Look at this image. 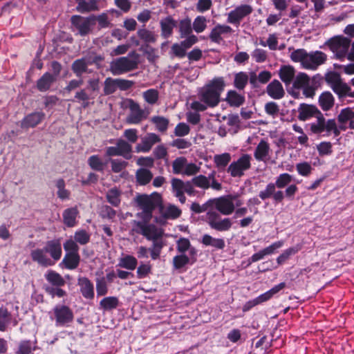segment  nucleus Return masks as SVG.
<instances>
[{
    "instance_id": "f8f14e48",
    "label": "nucleus",
    "mask_w": 354,
    "mask_h": 354,
    "mask_svg": "<svg viewBox=\"0 0 354 354\" xmlns=\"http://www.w3.org/2000/svg\"><path fill=\"white\" fill-rule=\"evenodd\" d=\"M72 30L77 35L82 37L90 33L95 24V16L84 17L80 15H74L71 17Z\"/></svg>"
},
{
    "instance_id": "c9c22d12",
    "label": "nucleus",
    "mask_w": 354,
    "mask_h": 354,
    "mask_svg": "<svg viewBox=\"0 0 354 354\" xmlns=\"http://www.w3.org/2000/svg\"><path fill=\"white\" fill-rule=\"evenodd\" d=\"M77 10L82 13L97 10L99 9L97 0H77Z\"/></svg>"
},
{
    "instance_id": "49530a36",
    "label": "nucleus",
    "mask_w": 354,
    "mask_h": 354,
    "mask_svg": "<svg viewBox=\"0 0 354 354\" xmlns=\"http://www.w3.org/2000/svg\"><path fill=\"white\" fill-rule=\"evenodd\" d=\"M231 160V155L229 153L217 154L214 156V162L217 168L223 169Z\"/></svg>"
},
{
    "instance_id": "a19ab883",
    "label": "nucleus",
    "mask_w": 354,
    "mask_h": 354,
    "mask_svg": "<svg viewBox=\"0 0 354 354\" xmlns=\"http://www.w3.org/2000/svg\"><path fill=\"white\" fill-rule=\"evenodd\" d=\"M153 178V174L146 168H140L136 171V178L137 183L140 185L148 184Z\"/></svg>"
},
{
    "instance_id": "4d7b16f0",
    "label": "nucleus",
    "mask_w": 354,
    "mask_h": 354,
    "mask_svg": "<svg viewBox=\"0 0 354 354\" xmlns=\"http://www.w3.org/2000/svg\"><path fill=\"white\" fill-rule=\"evenodd\" d=\"M292 180V176L288 173L281 174L274 183L276 187L282 189L288 185Z\"/></svg>"
},
{
    "instance_id": "c756f323",
    "label": "nucleus",
    "mask_w": 354,
    "mask_h": 354,
    "mask_svg": "<svg viewBox=\"0 0 354 354\" xmlns=\"http://www.w3.org/2000/svg\"><path fill=\"white\" fill-rule=\"evenodd\" d=\"M186 182L178 178H173L171 180L172 191L176 198H178L181 203H185L186 197L185 196V187Z\"/></svg>"
},
{
    "instance_id": "cd10ccee",
    "label": "nucleus",
    "mask_w": 354,
    "mask_h": 354,
    "mask_svg": "<svg viewBox=\"0 0 354 354\" xmlns=\"http://www.w3.org/2000/svg\"><path fill=\"white\" fill-rule=\"evenodd\" d=\"M77 283L84 298L91 299L94 297L93 284L88 278L80 277Z\"/></svg>"
},
{
    "instance_id": "393cba45",
    "label": "nucleus",
    "mask_w": 354,
    "mask_h": 354,
    "mask_svg": "<svg viewBox=\"0 0 354 354\" xmlns=\"http://www.w3.org/2000/svg\"><path fill=\"white\" fill-rule=\"evenodd\" d=\"M45 118V114L41 111L33 112L26 115L21 121L22 128H33L39 124Z\"/></svg>"
},
{
    "instance_id": "13d9d810",
    "label": "nucleus",
    "mask_w": 354,
    "mask_h": 354,
    "mask_svg": "<svg viewBox=\"0 0 354 354\" xmlns=\"http://www.w3.org/2000/svg\"><path fill=\"white\" fill-rule=\"evenodd\" d=\"M354 118V111L351 108H345L341 110L337 116L339 123H347Z\"/></svg>"
},
{
    "instance_id": "2f4dec72",
    "label": "nucleus",
    "mask_w": 354,
    "mask_h": 354,
    "mask_svg": "<svg viewBox=\"0 0 354 354\" xmlns=\"http://www.w3.org/2000/svg\"><path fill=\"white\" fill-rule=\"evenodd\" d=\"M196 261V257L192 259L188 254H180L173 258V266L176 270H180L189 263L193 264Z\"/></svg>"
},
{
    "instance_id": "1a4fd4ad",
    "label": "nucleus",
    "mask_w": 354,
    "mask_h": 354,
    "mask_svg": "<svg viewBox=\"0 0 354 354\" xmlns=\"http://www.w3.org/2000/svg\"><path fill=\"white\" fill-rule=\"evenodd\" d=\"M325 80L339 98L349 97L351 87L342 80L339 73L335 71L328 72L325 75Z\"/></svg>"
},
{
    "instance_id": "7c9ffc66",
    "label": "nucleus",
    "mask_w": 354,
    "mask_h": 354,
    "mask_svg": "<svg viewBox=\"0 0 354 354\" xmlns=\"http://www.w3.org/2000/svg\"><path fill=\"white\" fill-rule=\"evenodd\" d=\"M79 214L78 209L76 207L66 209L63 212V221L64 223L69 227H73L76 225V218Z\"/></svg>"
},
{
    "instance_id": "4468645a",
    "label": "nucleus",
    "mask_w": 354,
    "mask_h": 354,
    "mask_svg": "<svg viewBox=\"0 0 354 354\" xmlns=\"http://www.w3.org/2000/svg\"><path fill=\"white\" fill-rule=\"evenodd\" d=\"M172 170L175 174L192 176L199 171L200 167L194 163L188 162L186 158L181 156L173 161Z\"/></svg>"
},
{
    "instance_id": "f704fd0d",
    "label": "nucleus",
    "mask_w": 354,
    "mask_h": 354,
    "mask_svg": "<svg viewBox=\"0 0 354 354\" xmlns=\"http://www.w3.org/2000/svg\"><path fill=\"white\" fill-rule=\"evenodd\" d=\"M138 37L145 44H154L158 39V35L153 31L149 30L145 28H142L137 31Z\"/></svg>"
},
{
    "instance_id": "9d476101",
    "label": "nucleus",
    "mask_w": 354,
    "mask_h": 354,
    "mask_svg": "<svg viewBox=\"0 0 354 354\" xmlns=\"http://www.w3.org/2000/svg\"><path fill=\"white\" fill-rule=\"evenodd\" d=\"M252 160V156L250 154H242L236 160L230 163L227 169V173L234 178L243 176L245 171L251 168Z\"/></svg>"
},
{
    "instance_id": "9b49d317",
    "label": "nucleus",
    "mask_w": 354,
    "mask_h": 354,
    "mask_svg": "<svg viewBox=\"0 0 354 354\" xmlns=\"http://www.w3.org/2000/svg\"><path fill=\"white\" fill-rule=\"evenodd\" d=\"M315 77L311 79L306 73L299 72L295 77L292 86L296 89H302L306 97H312L315 95Z\"/></svg>"
},
{
    "instance_id": "4c0bfd02",
    "label": "nucleus",
    "mask_w": 354,
    "mask_h": 354,
    "mask_svg": "<svg viewBox=\"0 0 354 354\" xmlns=\"http://www.w3.org/2000/svg\"><path fill=\"white\" fill-rule=\"evenodd\" d=\"M201 242L206 246H212L218 250H223L225 246L223 239L214 238L209 234L203 235Z\"/></svg>"
},
{
    "instance_id": "5fc2aeb1",
    "label": "nucleus",
    "mask_w": 354,
    "mask_h": 354,
    "mask_svg": "<svg viewBox=\"0 0 354 354\" xmlns=\"http://www.w3.org/2000/svg\"><path fill=\"white\" fill-rule=\"evenodd\" d=\"M248 82V75L245 72H239L235 75L234 86L239 90H243Z\"/></svg>"
},
{
    "instance_id": "20e7f679",
    "label": "nucleus",
    "mask_w": 354,
    "mask_h": 354,
    "mask_svg": "<svg viewBox=\"0 0 354 354\" xmlns=\"http://www.w3.org/2000/svg\"><path fill=\"white\" fill-rule=\"evenodd\" d=\"M225 86L222 77L214 78L211 82L203 87L199 93L200 100L209 107H214L220 102V96Z\"/></svg>"
},
{
    "instance_id": "de8ad7c7",
    "label": "nucleus",
    "mask_w": 354,
    "mask_h": 354,
    "mask_svg": "<svg viewBox=\"0 0 354 354\" xmlns=\"http://www.w3.org/2000/svg\"><path fill=\"white\" fill-rule=\"evenodd\" d=\"M227 101L231 106H239L245 100L243 95L239 94L236 91H230L227 95Z\"/></svg>"
},
{
    "instance_id": "72a5a7b5",
    "label": "nucleus",
    "mask_w": 354,
    "mask_h": 354,
    "mask_svg": "<svg viewBox=\"0 0 354 354\" xmlns=\"http://www.w3.org/2000/svg\"><path fill=\"white\" fill-rule=\"evenodd\" d=\"M160 211L165 218L176 219L181 214V210L174 205H169L166 207L160 206Z\"/></svg>"
},
{
    "instance_id": "37998d69",
    "label": "nucleus",
    "mask_w": 354,
    "mask_h": 354,
    "mask_svg": "<svg viewBox=\"0 0 354 354\" xmlns=\"http://www.w3.org/2000/svg\"><path fill=\"white\" fill-rule=\"evenodd\" d=\"M12 319L11 313L4 307L0 308V331L4 332L7 330Z\"/></svg>"
},
{
    "instance_id": "6ab92c4d",
    "label": "nucleus",
    "mask_w": 354,
    "mask_h": 354,
    "mask_svg": "<svg viewBox=\"0 0 354 354\" xmlns=\"http://www.w3.org/2000/svg\"><path fill=\"white\" fill-rule=\"evenodd\" d=\"M160 141V137L153 133H147L140 144L137 145L136 149L138 152L147 153L152 148L153 145Z\"/></svg>"
},
{
    "instance_id": "f03ea898",
    "label": "nucleus",
    "mask_w": 354,
    "mask_h": 354,
    "mask_svg": "<svg viewBox=\"0 0 354 354\" xmlns=\"http://www.w3.org/2000/svg\"><path fill=\"white\" fill-rule=\"evenodd\" d=\"M149 221H135L133 230L137 234L142 235L147 240L152 241V245L149 248L151 257L153 260L157 259L160 254L163 248L162 236L164 232L160 227Z\"/></svg>"
},
{
    "instance_id": "5701e85b",
    "label": "nucleus",
    "mask_w": 354,
    "mask_h": 354,
    "mask_svg": "<svg viewBox=\"0 0 354 354\" xmlns=\"http://www.w3.org/2000/svg\"><path fill=\"white\" fill-rule=\"evenodd\" d=\"M295 69L290 65H283L280 67L278 74L281 80L285 84L286 86L292 84L296 75Z\"/></svg>"
},
{
    "instance_id": "338daca9",
    "label": "nucleus",
    "mask_w": 354,
    "mask_h": 354,
    "mask_svg": "<svg viewBox=\"0 0 354 354\" xmlns=\"http://www.w3.org/2000/svg\"><path fill=\"white\" fill-rule=\"evenodd\" d=\"M276 185L274 183H268L265 189L261 191L259 194V196L260 198L263 201L266 200L269 198H271L274 194V192L276 190Z\"/></svg>"
},
{
    "instance_id": "6e6d98bb",
    "label": "nucleus",
    "mask_w": 354,
    "mask_h": 354,
    "mask_svg": "<svg viewBox=\"0 0 354 354\" xmlns=\"http://www.w3.org/2000/svg\"><path fill=\"white\" fill-rule=\"evenodd\" d=\"M179 32L182 38L188 36L192 33V28L191 20L187 18L180 21Z\"/></svg>"
},
{
    "instance_id": "2eb2a0df",
    "label": "nucleus",
    "mask_w": 354,
    "mask_h": 354,
    "mask_svg": "<svg viewBox=\"0 0 354 354\" xmlns=\"http://www.w3.org/2000/svg\"><path fill=\"white\" fill-rule=\"evenodd\" d=\"M149 112L141 109L140 106L133 100L129 102V113L126 121L129 124H138L147 118Z\"/></svg>"
},
{
    "instance_id": "3c124183",
    "label": "nucleus",
    "mask_w": 354,
    "mask_h": 354,
    "mask_svg": "<svg viewBox=\"0 0 354 354\" xmlns=\"http://www.w3.org/2000/svg\"><path fill=\"white\" fill-rule=\"evenodd\" d=\"M46 278L48 282L56 286H62L65 284V281L63 277L54 271H49L46 274Z\"/></svg>"
},
{
    "instance_id": "4be33fe9",
    "label": "nucleus",
    "mask_w": 354,
    "mask_h": 354,
    "mask_svg": "<svg viewBox=\"0 0 354 354\" xmlns=\"http://www.w3.org/2000/svg\"><path fill=\"white\" fill-rule=\"evenodd\" d=\"M267 94L274 100H280L285 95V91L281 83L277 80H272L266 87Z\"/></svg>"
},
{
    "instance_id": "a18cd8bd",
    "label": "nucleus",
    "mask_w": 354,
    "mask_h": 354,
    "mask_svg": "<svg viewBox=\"0 0 354 354\" xmlns=\"http://www.w3.org/2000/svg\"><path fill=\"white\" fill-rule=\"evenodd\" d=\"M118 304L119 300L116 297H106L100 302V306L104 310L115 309L118 307Z\"/></svg>"
},
{
    "instance_id": "0e129e2a",
    "label": "nucleus",
    "mask_w": 354,
    "mask_h": 354,
    "mask_svg": "<svg viewBox=\"0 0 354 354\" xmlns=\"http://www.w3.org/2000/svg\"><path fill=\"white\" fill-rule=\"evenodd\" d=\"M151 272V266L149 263H140L137 268L136 274L138 279H144Z\"/></svg>"
},
{
    "instance_id": "052dcab7",
    "label": "nucleus",
    "mask_w": 354,
    "mask_h": 354,
    "mask_svg": "<svg viewBox=\"0 0 354 354\" xmlns=\"http://www.w3.org/2000/svg\"><path fill=\"white\" fill-rule=\"evenodd\" d=\"M74 240L81 245H86L90 241V234L84 230H77L75 232Z\"/></svg>"
},
{
    "instance_id": "dca6fc26",
    "label": "nucleus",
    "mask_w": 354,
    "mask_h": 354,
    "mask_svg": "<svg viewBox=\"0 0 354 354\" xmlns=\"http://www.w3.org/2000/svg\"><path fill=\"white\" fill-rule=\"evenodd\" d=\"M253 8L251 6L243 4L241 5L227 15V22L232 24L239 25L242 19L252 13Z\"/></svg>"
},
{
    "instance_id": "7ed1b4c3",
    "label": "nucleus",
    "mask_w": 354,
    "mask_h": 354,
    "mask_svg": "<svg viewBox=\"0 0 354 354\" xmlns=\"http://www.w3.org/2000/svg\"><path fill=\"white\" fill-rule=\"evenodd\" d=\"M291 60L300 63L301 66L306 70L315 71L327 60V55L322 51L307 52L304 48L294 50L290 55Z\"/></svg>"
},
{
    "instance_id": "c03bdc74",
    "label": "nucleus",
    "mask_w": 354,
    "mask_h": 354,
    "mask_svg": "<svg viewBox=\"0 0 354 354\" xmlns=\"http://www.w3.org/2000/svg\"><path fill=\"white\" fill-rule=\"evenodd\" d=\"M37 342L30 340H24L19 343L18 350L15 354H30L32 351L36 349Z\"/></svg>"
},
{
    "instance_id": "412c9836",
    "label": "nucleus",
    "mask_w": 354,
    "mask_h": 354,
    "mask_svg": "<svg viewBox=\"0 0 354 354\" xmlns=\"http://www.w3.org/2000/svg\"><path fill=\"white\" fill-rule=\"evenodd\" d=\"M232 28L227 25L217 24L212 28L209 33V39L212 41L220 44L223 41V35L231 34Z\"/></svg>"
},
{
    "instance_id": "a211bd4d",
    "label": "nucleus",
    "mask_w": 354,
    "mask_h": 354,
    "mask_svg": "<svg viewBox=\"0 0 354 354\" xmlns=\"http://www.w3.org/2000/svg\"><path fill=\"white\" fill-rule=\"evenodd\" d=\"M271 149L269 143L262 139L254 151V157L257 161L268 162L270 158Z\"/></svg>"
},
{
    "instance_id": "aec40b11",
    "label": "nucleus",
    "mask_w": 354,
    "mask_h": 354,
    "mask_svg": "<svg viewBox=\"0 0 354 354\" xmlns=\"http://www.w3.org/2000/svg\"><path fill=\"white\" fill-rule=\"evenodd\" d=\"M44 248L46 252L50 255L53 259V261L55 262L60 259L62 254V250L61 242L59 239L47 241Z\"/></svg>"
},
{
    "instance_id": "09e8293b",
    "label": "nucleus",
    "mask_w": 354,
    "mask_h": 354,
    "mask_svg": "<svg viewBox=\"0 0 354 354\" xmlns=\"http://www.w3.org/2000/svg\"><path fill=\"white\" fill-rule=\"evenodd\" d=\"M116 145L118 147V151L120 153V156L127 159H129L130 158V153L132 149L131 145L122 139L117 141Z\"/></svg>"
},
{
    "instance_id": "a878e982",
    "label": "nucleus",
    "mask_w": 354,
    "mask_h": 354,
    "mask_svg": "<svg viewBox=\"0 0 354 354\" xmlns=\"http://www.w3.org/2000/svg\"><path fill=\"white\" fill-rule=\"evenodd\" d=\"M30 257L33 261L37 262L40 266L48 267L54 265V261L48 257L44 248H37L32 250Z\"/></svg>"
},
{
    "instance_id": "ea45409f",
    "label": "nucleus",
    "mask_w": 354,
    "mask_h": 354,
    "mask_svg": "<svg viewBox=\"0 0 354 354\" xmlns=\"http://www.w3.org/2000/svg\"><path fill=\"white\" fill-rule=\"evenodd\" d=\"M80 257L79 254L66 253L62 259L63 263L66 268L68 270H74L79 266Z\"/></svg>"
},
{
    "instance_id": "6e6552de",
    "label": "nucleus",
    "mask_w": 354,
    "mask_h": 354,
    "mask_svg": "<svg viewBox=\"0 0 354 354\" xmlns=\"http://www.w3.org/2000/svg\"><path fill=\"white\" fill-rule=\"evenodd\" d=\"M325 44L328 46L333 53L335 57L342 60L348 57V49L351 46V40L342 36H336L328 39Z\"/></svg>"
},
{
    "instance_id": "8fccbe9b",
    "label": "nucleus",
    "mask_w": 354,
    "mask_h": 354,
    "mask_svg": "<svg viewBox=\"0 0 354 354\" xmlns=\"http://www.w3.org/2000/svg\"><path fill=\"white\" fill-rule=\"evenodd\" d=\"M88 164L92 169L97 171H102L105 167V164L97 155L90 156L88 159Z\"/></svg>"
},
{
    "instance_id": "e433bc0d",
    "label": "nucleus",
    "mask_w": 354,
    "mask_h": 354,
    "mask_svg": "<svg viewBox=\"0 0 354 354\" xmlns=\"http://www.w3.org/2000/svg\"><path fill=\"white\" fill-rule=\"evenodd\" d=\"M335 98L329 91L322 93L319 97V104L323 111H329L334 105Z\"/></svg>"
},
{
    "instance_id": "58836bf2",
    "label": "nucleus",
    "mask_w": 354,
    "mask_h": 354,
    "mask_svg": "<svg viewBox=\"0 0 354 354\" xmlns=\"http://www.w3.org/2000/svg\"><path fill=\"white\" fill-rule=\"evenodd\" d=\"M138 260L132 255L127 254L119 259L118 266L129 270L136 269Z\"/></svg>"
},
{
    "instance_id": "39448f33",
    "label": "nucleus",
    "mask_w": 354,
    "mask_h": 354,
    "mask_svg": "<svg viewBox=\"0 0 354 354\" xmlns=\"http://www.w3.org/2000/svg\"><path fill=\"white\" fill-rule=\"evenodd\" d=\"M136 201L141 212L138 213V216L144 221H149L152 218V212L162 203L161 196L154 192L150 195L142 194L136 197Z\"/></svg>"
},
{
    "instance_id": "b1692460",
    "label": "nucleus",
    "mask_w": 354,
    "mask_h": 354,
    "mask_svg": "<svg viewBox=\"0 0 354 354\" xmlns=\"http://www.w3.org/2000/svg\"><path fill=\"white\" fill-rule=\"evenodd\" d=\"M93 62H95V61L89 57L78 59L72 64L71 69L77 77H80L83 73L87 72L88 66L91 65Z\"/></svg>"
},
{
    "instance_id": "774afa93",
    "label": "nucleus",
    "mask_w": 354,
    "mask_h": 354,
    "mask_svg": "<svg viewBox=\"0 0 354 354\" xmlns=\"http://www.w3.org/2000/svg\"><path fill=\"white\" fill-rule=\"evenodd\" d=\"M296 169L299 175L302 176H308L311 174L313 167L310 163L303 162L296 165Z\"/></svg>"
},
{
    "instance_id": "473e14b6",
    "label": "nucleus",
    "mask_w": 354,
    "mask_h": 354,
    "mask_svg": "<svg viewBox=\"0 0 354 354\" xmlns=\"http://www.w3.org/2000/svg\"><path fill=\"white\" fill-rule=\"evenodd\" d=\"M55 75L49 73H46L37 80V88L40 91H46L50 88L51 84L55 81Z\"/></svg>"
},
{
    "instance_id": "bf43d9fd",
    "label": "nucleus",
    "mask_w": 354,
    "mask_h": 354,
    "mask_svg": "<svg viewBox=\"0 0 354 354\" xmlns=\"http://www.w3.org/2000/svg\"><path fill=\"white\" fill-rule=\"evenodd\" d=\"M207 27V19L203 16H198L193 22V29L197 33L203 32Z\"/></svg>"
},
{
    "instance_id": "c85d7f7f",
    "label": "nucleus",
    "mask_w": 354,
    "mask_h": 354,
    "mask_svg": "<svg viewBox=\"0 0 354 354\" xmlns=\"http://www.w3.org/2000/svg\"><path fill=\"white\" fill-rule=\"evenodd\" d=\"M298 118L300 120L305 121L312 117H316L319 112L317 108L313 105L302 104L299 109Z\"/></svg>"
},
{
    "instance_id": "0eeeda50",
    "label": "nucleus",
    "mask_w": 354,
    "mask_h": 354,
    "mask_svg": "<svg viewBox=\"0 0 354 354\" xmlns=\"http://www.w3.org/2000/svg\"><path fill=\"white\" fill-rule=\"evenodd\" d=\"M315 118L316 120L315 122L308 124L312 133L320 135L326 133L327 136H329L331 133L334 136L338 134L337 123L335 119L326 120L321 112L318 113Z\"/></svg>"
},
{
    "instance_id": "f3484780",
    "label": "nucleus",
    "mask_w": 354,
    "mask_h": 354,
    "mask_svg": "<svg viewBox=\"0 0 354 354\" xmlns=\"http://www.w3.org/2000/svg\"><path fill=\"white\" fill-rule=\"evenodd\" d=\"M160 35L164 39L169 38L177 26V21L171 17L167 16L160 20Z\"/></svg>"
},
{
    "instance_id": "680f3d73",
    "label": "nucleus",
    "mask_w": 354,
    "mask_h": 354,
    "mask_svg": "<svg viewBox=\"0 0 354 354\" xmlns=\"http://www.w3.org/2000/svg\"><path fill=\"white\" fill-rule=\"evenodd\" d=\"M193 184L201 189H207L210 187V183L207 176L199 175L192 178Z\"/></svg>"
},
{
    "instance_id": "69168bd1",
    "label": "nucleus",
    "mask_w": 354,
    "mask_h": 354,
    "mask_svg": "<svg viewBox=\"0 0 354 354\" xmlns=\"http://www.w3.org/2000/svg\"><path fill=\"white\" fill-rule=\"evenodd\" d=\"M145 100L150 104H154L158 100V92L157 90L151 88L145 91L142 94Z\"/></svg>"
},
{
    "instance_id": "ddd939ff",
    "label": "nucleus",
    "mask_w": 354,
    "mask_h": 354,
    "mask_svg": "<svg viewBox=\"0 0 354 354\" xmlns=\"http://www.w3.org/2000/svg\"><path fill=\"white\" fill-rule=\"evenodd\" d=\"M50 318L55 320L56 326H66L73 322L74 315L69 307L57 305L53 309V315Z\"/></svg>"
},
{
    "instance_id": "603ef678",
    "label": "nucleus",
    "mask_w": 354,
    "mask_h": 354,
    "mask_svg": "<svg viewBox=\"0 0 354 354\" xmlns=\"http://www.w3.org/2000/svg\"><path fill=\"white\" fill-rule=\"evenodd\" d=\"M298 247H291L285 250L277 258V262L279 265L283 264L289 258L298 252Z\"/></svg>"
},
{
    "instance_id": "f257e3e1",
    "label": "nucleus",
    "mask_w": 354,
    "mask_h": 354,
    "mask_svg": "<svg viewBox=\"0 0 354 354\" xmlns=\"http://www.w3.org/2000/svg\"><path fill=\"white\" fill-rule=\"evenodd\" d=\"M234 200H236V196L234 195H227L209 200L211 205H214L216 209V210H209L205 216L206 222L212 229L218 232H226L232 227L231 219L222 218L219 213L225 216L232 214L235 210Z\"/></svg>"
},
{
    "instance_id": "423d86ee",
    "label": "nucleus",
    "mask_w": 354,
    "mask_h": 354,
    "mask_svg": "<svg viewBox=\"0 0 354 354\" xmlns=\"http://www.w3.org/2000/svg\"><path fill=\"white\" fill-rule=\"evenodd\" d=\"M138 64L139 55L136 52H132L126 57L113 60L110 64V71L114 75H120L136 69Z\"/></svg>"
},
{
    "instance_id": "864d4df0",
    "label": "nucleus",
    "mask_w": 354,
    "mask_h": 354,
    "mask_svg": "<svg viewBox=\"0 0 354 354\" xmlns=\"http://www.w3.org/2000/svg\"><path fill=\"white\" fill-rule=\"evenodd\" d=\"M56 187L57 188V196L62 200L68 199L70 197V192L65 189V182L63 179L59 178L56 181Z\"/></svg>"
},
{
    "instance_id": "bb28decb",
    "label": "nucleus",
    "mask_w": 354,
    "mask_h": 354,
    "mask_svg": "<svg viewBox=\"0 0 354 354\" xmlns=\"http://www.w3.org/2000/svg\"><path fill=\"white\" fill-rule=\"evenodd\" d=\"M176 250L180 254L188 252V255L192 259H195L197 254L196 249L191 245L189 240L187 238L181 237L176 241Z\"/></svg>"
},
{
    "instance_id": "e2e57ef3",
    "label": "nucleus",
    "mask_w": 354,
    "mask_h": 354,
    "mask_svg": "<svg viewBox=\"0 0 354 354\" xmlns=\"http://www.w3.org/2000/svg\"><path fill=\"white\" fill-rule=\"evenodd\" d=\"M104 93L105 95H110L115 92L118 88L116 79L107 77L104 82Z\"/></svg>"
},
{
    "instance_id": "79ce46f5",
    "label": "nucleus",
    "mask_w": 354,
    "mask_h": 354,
    "mask_svg": "<svg viewBox=\"0 0 354 354\" xmlns=\"http://www.w3.org/2000/svg\"><path fill=\"white\" fill-rule=\"evenodd\" d=\"M122 192L117 187L108 190L106 194L107 201L114 207H118L121 202Z\"/></svg>"
}]
</instances>
